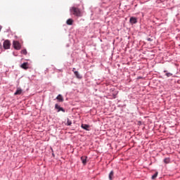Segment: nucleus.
Segmentation results:
<instances>
[{"instance_id":"7","label":"nucleus","mask_w":180,"mask_h":180,"mask_svg":"<svg viewBox=\"0 0 180 180\" xmlns=\"http://www.w3.org/2000/svg\"><path fill=\"white\" fill-rule=\"evenodd\" d=\"M81 127L82 128H83V129H85L86 131H89L90 128V126L89 124H82Z\"/></svg>"},{"instance_id":"5","label":"nucleus","mask_w":180,"mask_h":180,"mask_svg":"<svg viewBox=\"0 0 180 180\" xmlns=\"http://www.w3.org/2000/svg\"><path fill=\"white\" fill-rule=\"evenodd\" d=\"M82 162L84 165H86V160H87V156H82L81 157Z\"/></svg>"},{"instance_id":"19","label":"nucleus","mask_w":180,"mask_h":180,"mask_svg":"<svg viewBox=\"0 0 180 180\" xmlns=\"http://www.w3.org/2000/svg\"><path fill=\"white\" fill-rule=\"evenodd\" d=\"M172 73H166V76H167V77H170V76H172Z\"/></svg>"},{"instance_id":"21","label":"nucleus","mask_w":180,"mask_h":180,"mask_svg":"<svg viewBox=\"0 0 180 180\" xmlns=\"http://www.w3.org/2000/svg\"><path fill=\"white\" fill-rule=\"evenodd\" d=\"M148 41H152V39H151L150 38H149V39H148Z\"/></svg>"},{"instance_id":"18","label":"nucleus","mask_w":180,"mask_h":180,"mask_svg":"<svg viewBox=\"0 0 180 180\" xmlns=\"http://www.w3.org/2000/svg\"><path fill=\"white\" fill-rule=\"evenodd\" d=\"M65 112V110H64V108H61L60 107V112Z\"/></svg>"},{"instance_id":"6","label":"nucleus","mask_w":180,"mask_h":180,"mask_svg":"<svg viewBox=\"0 0 180 180\" xmlns=\"http://www.w3.org/2000/svg\"><path fill=\"white\" fill-rule=\"evenodd\" d=\"M22 93V90L20 88H18L17 90L15 91L14 95L17 96V95H20Z\"/></svg>"},{"instance_id":"20","label":"nucleus","mask_w":180,"mask_h":180,"mask_svg":"<svg viewBox=\"0 0 180 180\" xmlns=\"http://www.w3.org/2000/svg\"><path fill=\"white\" fill-rule=\"evenodd\" d=\"M2 27L0 25V32L1 31Z\"/></svg>"},{"instance_id":"1","label":"nucleus","mask_w":180,"mask_h":180,"mask_svg":"<svg viewBox=\"0 0 180 180\" xmlns=\"http://www.w3.org/2000/svg\"><path fill=\"white\" fill-rule=\"evenodd\" d=\"M70 13L72 15H74L77 17L82 16L81 11L79 8L77 7H72L70 8Z\"/></svg>"},{"instance_id":"22","label":"nucleus","mask_w":180,"mask_h":180,"mask_svg":"<svg viewBox=\"0 0 180 180\" xmlns=\"http://www.w3.org/2000/svg\"><path fill=\"white\" fill-rule=\"evenodd\" d=\"M75 68H74L73 70H72V71L75 72Z\"/></svg>"},{"instance_id":"15","label":"nucleus","mask_w":180,"mask_h":180,"mask_svg":"<svg viewBox=\"0 0 180 180\" xmlns=\"http://www.w3.org/2000/svg\"><path fill=\"white\" fill-rule=\"evenodd\" d=\"M66 124L67 126H71L72 124V121L69 118L67 119Z\"/></svg>"},{"instance_id":"11","label":"nucleus","mask_w":180,"mask_h":180,"mask_svg":"<svg viewBox=\"0 0 180 180\" xmlns=\"http://www.w3.org/2000/svg\"><path fill=\"white\" fill-rule=\"evenodd\" d=\"M74 73H75L77 78H79V79L82 78L81 75H79L78 71H74Z\"/></svg>"},{"instance_id":"2","label":"nucleus","mask_w":180,"mask_h":180,"mask_svg":"<svg viewBox=\"0 0 180 180\" xmlns=\"http://www.w3.org/2000/svg\"><path fill=\"white\" fill-rule=\"evenodd\" d=\"M11 45V43L10 42V41H8V39H6V41H4V49H10Z\"/></svg>"},{"instance_id":"16","label":"nucleus","mask_w":180,"mask_h":180,"mask_svg":"<svg viewBox=\"0 0 180 180\" xmlns=\"http://www.w3.org/2000/svg\"><path fill=\"white\" fill-rule=\"evenodd\" d=\"M21 53H22L23 55H27V50H22Z\"/></svg>"},{"instance_id":"4","label":"nucleus","mask_w":180,"mask_h":180,"mask_svg":"<svg viewBox=\"0 0 180 180\" xmlns=\"http://www.w3.org/2000/svg\"><path fill=\"white\" fill-rule=\"evenodd\" d=\"M129 22L131 24H136L137 23V18H136V17H131Z\"/></svg>"},{"instance_id":"9","label":"nucleus","mask_w":180,"mask_h":180,"mask_svg":"<svg viewBox=\"0 0 180 180\" xmlns=\"http://www.w3.org/2000/svg\"><path fill=\"white\" fill-rule=\"evenodd\" d=\"M56 99H58V101L60 102L64 101V98L61 94H58V96L56 97Z\"/></svg>"},{"instance_id":"3","label":"nucleus","mask_w":180,"mask_h":180,"mask_svg":"<svg viewBox=\"0 0 180 180\" xmlns=\"http://www.w3.org/2000/svg\"><path fill=\"white\" fill-rule=\"evenodd\" d=\"M13 46L15 48V49H16V50H20V44L19 41H14L13 42Z\"/></svg>"},{"instance_id":"23","label":"nucleus","mask_w":180,"mask_h":180,"mask_svg":"<svg viewBox=\"0 0 180 180\" xmlns=\"http://www.w3.org/2000/svg\"><path fill=\"white\" fill-rule=\"evenodd\" d=\"M1 44H0V48H1Z\"/></svg>"},{"instance_id":"13","label":"nucleus","mask_w":180,"mask_h":180,"mask_svg":"<svg viewBox=\"0 0 180 180\" xmlns=\"http://www.w3.org/2000/svg\"><path fill=\"white\" fill-rule=\"evenodd\" d=\"M169 162H170L169 158H165V159H164V162H165V164H169Z\"/></svg>"},{"instance_id":"12","label":"nucleus","mask_w":180,"mask_h":180,"mask_svg":"<svg viewBox=\"0 0 180 180\" xmlns=\"http://www.w3.org/2000/svg\"><path fill=\"white\" fill-rule=\"evenodd\" d=\"M113 176H114V172L113 171L110 172V174H109L110 180H112Z\"/></svg>"},{"instance_id":"17","label":"nucleus","mask_w":180,"mask_h":180,"mask_svg":"<svg viewBox=\"0 0 180 180\" xmlns=\"http://www.w3.org/2000/svg\"><path fill=\"white\" fill-rule=\"evenodd\" d=\"M60 108H61V107H60V105H58V104L56 105V109L58 110V112H60Z\"/></svg>"},{"instance_id":"10","label":"nucleus","mask_w":180,"mask_h":180,"mask_svg":"<svg viewBox=\"0 0 180 180\" xmlns=\"http://www.w3.org/2000/svg\"><path fill=\"white\" fill-rule=\"evenodd\" d=\"M73 22H74L73 20L70 18V19L67 20L66 24L69 25H72Z\"/></svg>"},{"instance_id":"14","label":"nucleus","mask_w":180,"mask_h":180,"mask_svg":"<svg viewBox=\"0 0 180 180\" xmlns=\"http://www.w3.org/2000/svg\"><path fill=\"white\" fill-rule=\"evenodd\" d=\"M158 176V172H156L151 177L152 179H155Z\"/></svg>"},{"instance_id":"8","label":"nucleus","mask_w":180,"mask_h":180,"mask_svg":"<svg viewBox=\"0 0 180 180\" xmlns=\"http://www.w3.org/2000/svg\"><path fill=\"white\" fill-rule=\"evenodd\" d=\"M21 68L24 70L29 69L28 63H23V64L21 65Z\"/></svg>"}]
</instances>
